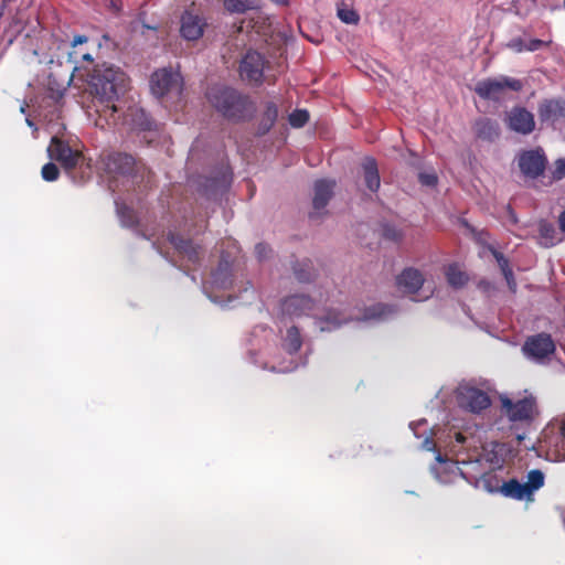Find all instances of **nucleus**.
Here are the masks:
<instances>
[{
  "label": "nucleus",
  "instance_id": "nucleus-1",
  "mask_svg": "<svg viewBox=\"0 0 565 565\" xmlns=\"http://www.w3.org/2000/svg\"><path fill=\"white\" fill-rule=\"evenodd\" d=\"M394 308L384 303H375L363 310L358 309V313H345L335 308H329L323 313H315V326L321 332H331L350 321L359 322H379L393 315Z\"/></svg>",
  "mask_w": 565,
  "mask_h": 565
},
{
  "label": "nucleus",
  "instance_id": "nucleus-2",
  "mask_svg": "<svg viewBox=\"0 0 565 565\" xmlns=\"http://www.w3.org/2000/svg\"><path fill=\"white\" fill-rule=\"evenodd\" d=\"M88 84L102 103H113L126 92L128 79L119 67L102 63L94 66Z\"/></svg>",
  "mask_w": 565,
  "mask_h": 565
},
{
  "label": "nucleus",
  "instance_id": "nucleus-3",
  "mask_svg": "<svg viewBox=\"0 0 565 565\" xmlns=\"http://www.w3.org/2000/svg\"><path fill=\"white\" fill-rule=\"evenodd\" d=\"M207 98L213 107L228 119L241 120L248 115L247 98L233 88L213 86L207 92Z\"/></svg>",
  "mask_w": 565,
  "mask_h": 565
},
{
  "label": "nucleus",
  "instance_id": "nucleus-4",
  "mask_svg": "<svg viewBox=\"0 0 565 565\" xmlns=\"http://www.w3.org/2000/svg\"><path fill=\"white\" fill-rule=\"evenodd\" d=\"M545 483V475L540 469H532L526 473L524 482L513 478L503 482L500 487V492L507 498L518 501L533 502L534 494Z\"/></svg>",
  "mask_w": 565,
  "mask_h": 565
},
{
  "label": "nucleus",
  "instance_id": "nucleus-5",
  "mask_svg": "<svg viewBox=\"0 0 565 565\" xmlns=\"http://www.w3.org/2000/svg\"><path fill=\"white\" fill-rule=\"evenodd\" d=\"M521 352L529 362L547 365L556 352V344L551 334L540 332L525 339Z\"/></svg>",
  "mask_w": 565,
  "mask_h": 565
},
{
  "label": "nucleus",
  "instance_id": "nucleus-6",
  "mask_svg": "<svg viewBox=\"0 0 565 565\" xmlns=\"http://www.w3.org/2000/svg\"><path fill=\"white\" fill-rule=\"evenodd\" d=\"M232 286V263L223 255L217 267L212 270L210 279L203 282L202 289L203 292L212 302L221 305L222 307H227L228 303L232 301V298L228 297L227 303L225 305L223 301L218 299V296H216L215 292L227 290Z\"/></svg>",
  "mask_w": 565,
  "mask_h": 565
},
{
  "label": "nucleus",
  "instance_id": "nucleus-7",
  "mask_svg": "<svg viewBox=\"0 0 565 565\" xmlns=\"http://www.w3.org/2000/svg\"><path fill=\"white\" fill-rule=\"evenodd\" d=\"M150 87L152 94L157 97L164 95L179 96L183 89L182 76L172 68L158 70L151 76Z\"/></svg>",
  "mask_w": 565,
  "mask_h": 565
},
{
  "label": "nucleus",
  "instance_id": "nucleus-8",
  "mask_svg": "<svg viewBox=\"0 0 565 565\" xmlns=\"http://www.w3.org/2000/svg\"><path fill=\"white\" fill-rule=\"evenodd\" d=\"M50 159L57 161L66 171L77 168L84 160L83 153L74 149L68 142L54 136L47 147Z\"/></svg>",
  "mask_w": 565,
  "mask_h": 565
},
{
  "label": "nucleus",
  "instance_id": "nucleus-9",
  "mask_svg": "<svg viewBox=\"0 0 565 565\" xmlns=\"http://www.w3.org/2000/svg\"><path fill=\"white\" fill-rule=\"evenodd\" d=\"M507 88L519 92L522 83L508 76L487 78L476 84L475 92L483 99L499 100Z\"/></svg>",
  "mask_w": 565,
  "mask_h": 565
},
{
  "label": "nucleus",
  "instance_id": "nucleus-10",
  "mask_svg": "<svg viewBox=\"0 0 565 565\" xmlns=\"http://www.w3.org/2000/svg\"><path fill=\"white\" fill-rule=\"evenodd\" d=\"M457 402L462 409L473 414H480L491 404V399L486 392L469 385L458 387Z\"/></svg>",
  "mask_w": 565,
  "mask_h": 565
},
{
  "label": "nucleus",
  "instance_id": "nucleus-11",
  "mask_svg": "<svg viewBox=\"0 0 565 565\" xmlns=\"http://www.w3.org/2000/svg\"><path fill=\"white\" fill-rule=\"evenodd\" d=\"M547 163L544 150L541 147L522 151L518 157V164L521 172L531 179L543 174Z\"/></svg>",
  "mask_w": 565,
  "mask_h": 565
},
{
  "label": "nucleus",
  "instance_id": "nucleus-12",
  "mask_svg": "<svg viewBox=\"0 0 565 565\" xmlns=\"http://www.w3.org/2000/svg\"><path fill=\"white\" fill-rule=\"evenodd\" d=\"M436 465L430 467V472L435 479L441 484H448L455 481L460 476L468 482H471L473 478L468 476L463 469H461L457 462L448 460L441 456L440 452L436 454Z\"/></svg>",
  "mask_w": 565,
  "mask_h": 565
},
{
  "label": "nucleus",
  "instance_id": "nucleus-13",
  "mask_svg": "<svg viewBox=\"0 0 565 565\" xmlns=\"http://www.w3.org/2000/svg\"><path fill=\"white\" fill-rule=\"evenodd\" d=\"M316 302L306 295L296 294L285 298L280 303L281 317L295 319L313 312Z\"/></svg>",
  "mask_w": 565,
  "mask_h": 565
},
{
  "label": "nucleus",
  "instance_id": "nucleus-14",
  "mask_svg": "<svg viewBox=\"0 0 565 565\" xmlns=\"http://www.w3.org/2000/svg\"><path fill=\"white\" fill-rule=\"evenodd\" d=\"M540 121L556 128L565 121V98L544 99L537 108Z\"/></svg>",
  "mask_w": 565,
  "mask_h": 565
},
{
  "label": "nucleus",
  "instance_id": "nucleus-15",
  "mask_svg": "<svg viewBox=\"0 0 565 565\" xmlns=\"http://www.w3.org/2000/svg\"><path fill=\"white\" fill-rule=\"evenodd\" d=\"M502 406L511 422H530L533 418L535 401L532 396L518 401L502 398Z\"/></svg>",
  "mask_w": 565,
  "mask_h": 565
},
{
  "label": "nucleus",
  "instance_id": "nucleus-16",
  "mask_svg": "<svg viewBox=\"0 0 565 565\" xmlns=\"http://www.w3.org/2000/svg\"><path fill=\"white\" fill-rule=\"evenodd\" d=\"M241 76L252 84H260L264 74V58L255 51H248L239 66Z\"/></svg>",
  "mask_w": 565,
  "mask_h": 565
},
{
  "label": "nucleus",
  "instance_id": "nucleus-17",
  "mask_svg": "<svg viewBox=\"0 0 565 565\" xmlns=\"http://www.w3.org/2000/svg\"><path fill=\"white\" fill-rule=\"evenodd\" d=\"M508 127L520 135L526 136L534 131V115L524 107H513L507 115Z\"/></svg>",
  "mask_w": 565,
  "mask_h": 565
},
{
  "label": "nucleus",
  "instance_id": "nucleus-18",
  "mask_svg": "<svg viewBox=\"0 0 565 565\" xmlns=\"http://www.w3.org/2000/svg\"><path fill=\"white\" fill-rule=\"evenodd\" d=\"M105 171L114 177H127L135 168V160L131 156L120 152H110L103 158Z\"/></svg>",
  "mask_w": 565,
  "mask_h": 565
},
{
  "label": "nucleus",
  "instance_id": "nucleus-19",
  "mask_svg": "<svg viewBox=\"0 0 565 565\" xmlns=\"http://www.w3.org/2000/svg\"><path fill=\"white\" fill-rule=\"evenodd\" d=\"M335 182L332 180L321 179L315 182L313 191V212L310 213V218L319 217L323 214L326 206L329 203V200L333 195V188Z\"/></svg>",
  "mask_w": 565,
  "mask_h": 565
},
{
  "label": "nucleus",
  "instance_id": "nucleus-20",
  "mask_svg": "<svg viewBox=\"0 0 565 565\" xmlns=\"http://www.w3.org/2000/svg\"><path fill=\"white\" fill-rule=\"evenodd\" d=\"M425 278L423 274L413 267L405 268L396 278L398 289L405 295H415L423 287Z\"/></svg>",
  "mask_w": 565,
  "mask_h": 565
},
{
  "label": "nucleus",
  "instance_id": "nucleus-21",
  "mask_svg": "<svg viewBox=\"0 0 565 565\" xmlns=\"http://www.w3.org/2000/svg\"><path fill=\"white\" fill-rule=\"evenodd\" d=\"M206 23L200 15L184 12L181 17V35L189 41H195L203 35Z\"/></svg>",
  "mask_w": 565,
  "mask_h": 565
},
{
  "label": "nucleus",
  "instance_id": "nucleus-22",
  "mask_svg": "<svg viewBox=\"0 0 565 565\" xmlns=\"http://www.w3.org/2000/svg\"><path fill=\"white\" fill-rule=\"evenodd\" d=\"M363 179L371 192H377L381 185L380 173L374 158L367 157L362 162Z\"/></svg>",
  "mask_w": 565,
  "mask_h": 565
},
{
  "label": "nucleus",
  "instance_id": "nucleus-23",
  "mask_svg": "<svg viewBox=\"0 0 565 565\" xmlns=\"http://www.w3.org/2000/svg\"><path fill=\"white\" fill-rule=\"evenodd\" d=\"M168 239L180 254L188 258L189 262H199V247L194 246L191 241L184 239L173 233H169Z\"/></svg>",
  "mask_w": 565,
  "mask_h": 565
},
{
  "label": "nucleus",
  "instance_id": "nucleus-24",
  "mask_svg": "<svg viewBox=\"0 0 565 565\" xmlns=\"http://www.w3.org/2000/svg\"><path fill=\"white\" fill-rule=\"evenodd\" d=\"M475 131L478 138L487 141H493L500 135L499 125L489 118L477 120Z\"/></svg>",
  "mask_w": 565,
  "mask_h": 565
},
{
  "label": "nucleus",
  "instance_id": "nucleus-25",
  "mask_svg": "<svg viewBox=\"0 0 565 565\" xmlns=\"http://www.w3.org/2000/svg\"><path fill=\"white\" fill-rule=\"evenodd\" d=\"M561 241L553 224L541 221L539 224V242L544 247H552Z\"/></svg>",
  "mask_w": 565,
  "mask_h": 565
},
{
  "label": "nucleus",
  "instance_id": "nucleus-26",
  "mask_svg": "<svg viewBox=\"0 0 565 565\" xmlns=\"http://www.w3.org/2000/svg\"><path fill=\"white\" fill-rule=\"evenodd\" d=\"M302 338L297 327L291 326L287 329L286 335L282 338V348L289 355L298 352L301 348Z\"/></svg>",
  "mask_w": 565,
  "mask_h": 565
},
{
  "label": "nucleus",
  "instance_id": "nucleus-27",
  "mask_svg": "<svg viewBox=\"0 0 565 565\" xmlns=\"http://www.w3.org/2000/svg\"><path fill=\"white\" fill-rule=\"evenodd\" d=\"M224 8L234 14H243L257 8L256 0H224Z\"/></svg>",
  "mask_w": 565,
  "mask_h": 565
},
{
  "label": "nucleus",
  "instance_id": "nucleus-28",
  "mask_svg": "<svg viewBox=\"0 0 565 565\" xmlns=\"http://www.w3.org/2000/svg\"><path fill=\"white\" fill-rule=\"evenodd\" d=\"M448 284L454 288H461L468 281V276L457 265H450L446 270Z\"/></svg>",
  "mask_w": 565,
  "mask_h": 565
},
{
  "label": "nucleus",
  "instance_id": "nucleus-29",
  "mask_svg": "<svg viewBox=\"0 0 565 565\" xmlns=\"http://www.w3.org/2000/svg\"><path fill=\"white\" fill-rule=\"evenodd\" d=\"M115 204L121 225L127 227L134 226L137 221L135 212L126 204L120 203L118 200L115 201Z\"/></svg>",
  "mask_w": 565,
  "mask_h": 565
},
{
  "label": "nucleus",
  "instance_id": "nucleus-30",
  "mask_svg": "<svg viewBox=\"0 0 565 565\" xmlns=\"http://www.w3.org/2000/svg\"><path fill=\"white\" fill-rule=\"evenodd\" d=\"M338 18L347 24H356L360 20L358 12L351 8H338Z\"/></svg>",
  "mask_w": 565,
  "mask_h": 565
},
{
  "label": "nucleus",
  "instance_id": "nucleus-31",
  "mask_svg": "<svg viewBox=\"0 0 565 565\" xmlns=\"http://www.w3.org/2000/svg\"><path fill=\"white\" fill-rule=\"evenodd\" d=\"M309 120V114L305 109H297L289 115V124L295 128H300Z\"/></svg>",
  "mask_w": 565,
  "mask_h": 565
},
{
  "label": "nucleus",
  "instance_id": "nucleus-32",
  "mask_svg": "<svg viewBox=\"0 0 565 565\" xmlns=\"http://www.w3.org/2000/svg\"><path fill=\"white\" fill-rule=\"evenodd\" d=\"M42 179L46 182L56 181L60 175V170L53 162H47L42 167L41 170Z\"/></svg>",
  "mask_w": 565,
  "mask_h": 565
},
{
  "label": "nucleus",
  "instance_id": "nucleus-33",
  "mask_svg": "<svg viewBox=\"0 0 565 565\" xmlns=\"http://www.w3.org/2000/svg\"><path fill=\"white\" fill-rule=\"evenodd\" d=\"M278 117V108L274 103H268L266 106V110L264 113V120L268 125L269 128Z\"/></svg>",
  "mask_w": 565,
  "mask_h": 565
},
{
  "label": "nucleus",
  "instance_id": "nucleus-34",
  "mask_svg": "<svg viewBox=\"0 0 565 565\" xmlns=\"http://www.w3.org/2000/svg\"><path fill=\"white\" fill-rule=\"evenodd\" d=\"M462 465H465V466L470 468V470H465L466 472H468V476L470 478H473L470 483L477 482L478 481V476L482 475L481 470L479 469L480 460L477 459V460H473V461H462Z\"/></svg>",
  "mask_w": 565,
  "mask_h": 565
},
{
  "label": "nucleus",
  "instance_id": "nucleus-35",
  "mask_svg": "<svg viewBox=\"0 0 565 565\" xmlns=\"http://www.w3.org/2000/svg\"><path fill=\"white\" fill-rule=\"evenodd\" d=\"M419 182L425 186H435L438 178L434 171H424L418 174Z\"/></svg>",
  "mask_w": 565,
  "mask_h": 565
},
{
  "label": "nucleus",
  "instance_id": "nucleus-36",
  "mask_svg": "<svg viewBox=\"0 0 565 565\" xmlns=\"http://www.w3.org/2000/svg\"><path fill=\"white\" fill-rule=\"evenodd\" d=\"M298 367V364L294 361H289L288 363L280 362L278 364H274L270 366V371L278 373H287L292 372Z\"/></svg>",
  "mask_w": 565,
  "mask_h": 565
},
{
  "label": "nucleus",
  "instance_id": "nucleus-37",
  "mask_svg": "<svg viewBox=\"0 0 565 565\" xmlns=\"http://www.w3.org/2000/svg\"><path fill=\"white\" fill-rule=\"evenodd\" d=\"M565 177V159L559 158L554 163V169L552 171V178L554 180H562Z\"/></svg>",
  "mask_w": 565,
  "mask_h": 565
},
{
  "label": "nucleus",
  "instance_id": "nucleus-38",
  "mask_svg": "<svg viewBox=\"0 0 565 565\" xmlns=\"http://www.w3.org/2000/svg\"><path fill=\"white\" fill-rule=\"evenodd\" d=\"M434 436H436L435 430H430L428 435L425 436L420 448L427 451H435L436 450V443L434 440Z\"/></svg>",
  "mask_w": 565,
  "mask_h": 565
},
{
  "label": "nucleus",
  "instance_id": "nucleus-39",
  "mask_svg": "<svg viewBox=\"0 0 565 565\" xmlns=\"http://www.w3.org/2000/svg\"><path fill=\"white\" fill-rule=\"evenodd\" d=\"M270 252H271L270 247L264 243H258L255 246V254L259 260L267 258V256L269 255Z\"/></svg>",
  "mask_w": 565,
  "mask_h": 565
},
{
  "label": "nucleus",
  "instance_id": "nucleus-40",
  "mask_svg": "<svg viewBox=\"0 0 565 565\" xmlns=\"http://www.w3.org/2000/svg\"><path fill=\"white\" fill-rule=\"evenodd\" d=\"M508 46L510 49H512L513 51L515 52H523V51H526V41H524L523 39L521 38H515V39H512Z\"/></svg>",
  "mask_w": 565,
  "mask_h": 565
},
{
  "label": "nucleus",
  "instance_id": "nucleus-41",
  "mask_svg": "<svg viewBox=\"0 0 565 565\" xmlns=\"http://www.w3.org/2000/svg\"><path fill=\"white\" fill-rule=\"evenodd\" d=\"M548 43L550 42H546V41H543V40L532 39V40L526 42V51L527 52L537 51V50L542 49L543 46H547Z\"/></svg>",
  "mask_w": 565,
  "mask_h": 565
},
{
  "label": "nucleus",
  "instance_id": "nucleus-42",
  "mask_svg": "<svg viewBox=\"0 0 565 565\" xmlns=\"http://www.w3.org/2000/svg\"><path fill=\"white\" fill-rule=\"evenodd\" d=\"M493 255L500 266L502 274H505L508 270H511L509 266V260L501 253L494 252Z\"/></svg>",
  "mask_w": 565,
  "mask_h": 565
},
{
  "label": "nucleus",
  "instance_id": "nucleus-43",
  "mask_svg": "<svg viewBox=\"0 0 565 565\" xmlns=\"http://www.w3.org/2000/svg\"><path fill=\"white\" fill-rule=\"evenodd\" d=\"M505 280H507V284L509 286V288L512 290V291H515L516 289V282L514 280V276H513V271L512 269L511 270H508L505 274H503Z\"/></svg>",
  "mask_w": 565,
  "mask_h": 565
},
{
  "label": "nucleus",
  "instance_id": "nucleus-44",
  "mask_svg": "<svg viewBox=\"0 0 565 565\" xmlns=\"http://www.w3.org/2000/svg\"><path fill=\"white\" fill-rule=\"evenodd\" d=\"M97 111H100L99 109ZM104 113V116L106 117V120H109V117H107V111H110V116L113 117L115 113H117V107L113 103H107L104 106V109L102 110Z\"/></svg>",
  "mask_w": 565,
  "mask_h": 565
},
{
  "label": "nucleus",
  "instance_id": "nucleus-45",
  "mask_svg": "<svg viewBox=\"0 0 565 565\" xmlns=\"http://www.w3.org/2000/svg\"><path fill=\"white\" fill-rule=\"evenodd\" d=\"M385 237L398 241L401 238V233L397 232L395 228L386 227L384 232Z\"/></svg>",
  "mask_w": 565,
  "mask_h": 565
},
{
  "label": "nucleus",
  "instance_id": "nucleus-46",
  "mask_svg": "<svg viewBox=\"0 0 565 565\" xmlns=\"http://www.w3.org/2000/svg\"><path fill=\"white\" fill-rule=\"evenodd\" d=\"M425 424H426V419H420L418 422H412L409 424V428L413 430L415 437H417V438L420 437V435H419L417 429H418L419 426L425 425Z\"/></svg>",
  "mask_w": 565,
  "mask_h": 565
},
{
  "label": "nucleus",
  "instance_id": "nucleus-47",
  "mask_svg": "<svg viewBox=\"0 0 565 565\" xmlns=\"http://www.w3.org/2000/svg\"><path fill=\"white\" fill-rule=\"evenodd\" d=\"M86 41H87V38L85 35H76V36H74V39L72 41V45L76 46V45L85 43Z\"/></svg>",
  "mask_w": 565,
  "mask_h": 565
},
{
  "label": "nucleus",
  "instance_id": "nucleus-48",
  "mask_svg": "<svg viewBox=\"0 0 565 565\" xmlns=\"http://www.w3.org/2000/svg\"><path fill=\"white\" fill-rule=\"evenodd\" d=\"M558 224L561 231L565 233V210L559 214Z\"/></svg>",
  "mask_w": 565,
  "mask_h": 565
},
{
  "label": "nucleus",
  "instance_id": "nucleus-49",
  "mask_svg": "<svg viewBox=\"0 0 565 565\" xmlns=\"http://www.w3.org/2000/svg\"><path fill=\"white\" fill-rule=\"evenodd\" d=\"M455 436H456V441L458 444H463L465 443L466 438H465V436L461 433H456Z\"/></svg>",
  "mask_w": 565,
  "mask_h": 565
},
{
  "label": "nucleus",
  "instance_id": "nucleus-50",
  "mask_svg": "<svg viewBox=\"0 0 565 565\" xmlns=\"http://www.w3.org/2000/svg\"><path fill=\"white\" fill-rule=\"evenodd\" d=\"M508 213H509V215H510L511 221H512L513 223H516V222H518L516 215H515V213L511 210V207H510V206H508Z\"/></svg>",
  "mask_w": 565,
  "mask_h": 565
},
{
  "label": "nucleus",
  "instance_id": "nucleus-51",
  "mask_svg": "<svg viewBox=\"0 0 565 565\" xmlns=\"http://www.w3.org/2000/svg\"><path fill=\"white\" fill-rule=\"evenodd\" d=\"M139 127H140L141 129H149V128H150V122H149V120H148V119H145L143 121H141V122L139 124Z\"/></svg>",
  "mask_w": 565,
  "mask_h": 565
},
{
  "label": "nucleus",
  "instance_id": "nucleus-52",
  "mask_svg": "<svg viewBox=\"0 0 565 565\" xmlns=\"http://www.w3.org/2000/svg\"><path fill=\"white\" fill-rule=\"evenodd\" d=\"M25 122L29 127L33 128L34 131L38 130V128L35 127L34 122L30 119V118H26L25 119Z\"/></svg>",
  "mask_w": 565,
  "mask_h": 565
},
{
  "label": "nucleus",
  "instance_id": "nucleus-53",
  "mask_svg": "<svg viewBox=\"0 0 565 565\" xmlns=\"http://www.w3.org/2000/svg\"><path fill=\"white\" fill-rule=\"evenodd\" d=\"M562 437H563V446L565 447V423L563 424V427H562ZM563 460H565V454L563 456Z\"/></svg>",
  "mask_w": 565,
  "mask_h": 565
},
{
  "label": "nucleus",
  "instance_id": "nucleus-54",
  "mask_svg": "<svg viewBox=\"0 0 565 565\" xmlns=\"http://www.w3.org/2000/svg\"><path fill=\"white\" fill-rule=\"evenodd\" d=\"M83 60L87 61V62H93V56L90 54L86 53L83 55Z\"/></svg>",
  "mask_w": 565,
  "mask_h": 565
},
{
  "label": "nucleus",
  "instance_id": "nucleus-55",
  "mask_svg": "<svg viewBox=\"0 0 565 565\" xmlns=\"http://www.w3.org/2000/svg\"><path fill=\"white\" fill-rule=\"evenodd\" d=\"M296 275H297V278H298L300 281H305V280H306V278H305L302 275H300L298 271H296Z\"/></svg>",
  "mask_w": 565,
  "mask_h": 565
},
{
  "label": "nucleus",
  "instance_id": "nucleus-56",
  "mask_svg": "<svg viewBox=\"0 0 565 565\" xmlns=\"http://www.w3.org/2000/svg\"><path fill=\"white\" fill-rule=\"evenodd\" d=\"M274 2H276L277 4H286L287 3V0H273Z\"/></svg>",
  "mask_w": 565,
  "mask_h": 565
},
{
  "label": "nucleus",
  "instance_id": "nucleus-57",
  "mask_svg": "<svg viewBox=\"0 0 565 565\" xmlns=\"http://www.w3.org/2000/svg\"><path fill=\"white\" fill-rule=\"evenodd\" d=\"M20 110H21V113H25V106H24V105H22V106L20 107Z\"/></svg>",
  "mask_w": 565,
  "mask_h": 565
}]
</instances>
